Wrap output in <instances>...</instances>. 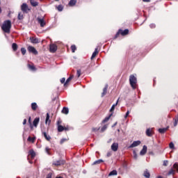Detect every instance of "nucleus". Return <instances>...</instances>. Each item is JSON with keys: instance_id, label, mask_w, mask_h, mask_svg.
I'll list each match as a JSON object with an SVG mask.
<instances>
[{"instance_id": "1", "label": "nucleus", "mask_w": 178, "mask_h": 178, "mask_svg": "<svg viewBox=\"0 0 178 178\" xmlns=\"http://www.w3.org/2000/svg\"><path fill=\"white\" fill-rule=\"evenodd\" d=\"M10 29H12V22L9 19L4 21L1 26L3 31L9 34L10 33Z\"/></svg>"}, {"instance_id": "2", "label": "nucleus", "mask_w": 178, "mask_h": 178, "mask_svg": "<svg viewBox=\"0 0 178 178\" xmlns=\"http://www.w3.org/2000/svg\"><path fill=\"white\" fill-rule=\"evenodd\" d=\"M129 83L133 90H136L137 88V78L134 75H130Z\"/></svg>"}, {"instance_id": "3", "label": "nucleus", "mask_w": 178, "mask_h": 178, "mask_svg": "<svg viewBox=\"0 0 178 178\" xmlns=\"http://www.w3.org/2000/svg\"><path fill=\"white\" fill-rule=\"evenodd\" d=\"M120 34H121V35H127V34H129V29H125L124 31L119 29L115 35V38H118Z\"/></svg>"}, {"instance_id": "4", "label": "nucleus", "mask_w": 178, "mask_h": 178, "mask_svg": "<svg viewBox=\"0 0 178 178\" xmlns=\"http://www.w3.org/2000/svg\"><path fill=\"white\" fill-rule=\"evenodd\" d=\"M21 10L24 12V13H27L30 9L29 8V6H27V3H24L21 6Z\"/></svg>"}, {"instance_id": "5", "label": "nucleus", "mask_w": 178, "mask_h": 178, "mask_svg": "<svg viewBox=\"0 0 178 178\" xmlns=\"http://www.w3.org/2000/svg\"><path fill=\"white\" fill-rule=\"evenodd\" d=\"M37 22L40 24V27H44L45 24H47V22H45V20L44 19V17H38Z\"/></svg>"}, {"instance_id": "6", "label": "nucleus", "mask_w": 178, "mask_h": 178, "mask_svg": "<svg viewBox=\"0 0 178 178\" xmlns=\"http://www.w3.org/2000/svg\"><path fill=\"white\" fill-rule=\"evenodd\" d=\"M65 161L64 160L60 159V160L54 161L53 165H54V166H60L62 165H65Z\"/></svg>"}, {"instance_id": "7", "label": "nucleus", "mask_w": 178, "mask_h": 178, "mask_svg": "<svg viewBox=\"0 0 178 178\" xmlns=\"http://www.w3.org/2000/svg\"><path fill=\"white\" fill-rule=\"evenodd\" d=\"M28 51L29 52H31L32 54H33V55H38V51H37V50L35 49V48L34 47L29 46L28 47Z\"/></svg>"}, {"instance_id": "8", "label": "nucleus", "mask_w": 178, "mask_h": 178, "mask_svg": "<svg viewBox=\"0 0 178 178\" xmlns=\"http://www.w3.org/2000/svg\"><path fill=\"white\" fill-rule=\"evenodd\" d=\"M140 144H141V141L140 140H135L133 142L132 144H131L129 146V148H134L136 147H138V145H140Z\"/></svg>"}, {"instance_id": "9", "label": "nucleus", "mask_w": 178, "mask_h": 178, "mask_svg": "<svg viewBox=\"0 0 178 178\" xmlns=\"http://www.w3.org/2000/svg\"><path fill=\"white\" fill-rule=\"evenodd\" d=\"M119 149V143H113L111 145V149L112 151H113L114 152H116V151H118V149Z\"/></svg>"}, {"instance_id": "10", "label": "nucleus", "mask_w": 178, "mask_h": 178, "mask_svg": "<svg viewBox=\"0 0 178 178\" xmlns=\"http://www.w3.org/2000/svg\"><path fill=\"white\" fill-rule=\"evenodd\" d=\"M49 49H50V52H52L54 54L56 52L58 49V46H56V44H50Z\"/></svg>"}, {"instance_id": "11", "label": "nucleus", "mask_w": 178, "mask_h": 178, "mask_svg": "<svg viewBox=\"0 0 178 178\" xmlns=\"http://www.w3.org/2000/svg\"><path fill=\"white\" fill-rule=\"evenodd\" d=\"M143 176L145 178H151V173L149 172V170H148V169H145L143 171Z\"/></svg>"}, {"instance_id": "12", "label": "nucleus", "mask_w": 178, "mask_h": 178, "mask_svg": "<svg viewBox=\"0 0 178 178\" xmlns=\"http://www.w3.org/2000/svg\"><path fill=\"white\" fill-rule=\"evenodd\" d=\"M147 146L143 145V149L140 152V155H141L142 156H143V155H145L147 154Z\"/></svg>"}, {"instance_id": "13", "label": "nucleus", "mask_w": 178, "mask_h": 178, "mask_svg": "<svg viewBox=\"0 0 178 178\" xmlns=\"http://www.w3.org/2000/svg\"><path fill=\"white\" fill-rule=\"evenodd\" d=\"M30 40H31V42H32V44H38V42H40V40H38V38H37L31 37Z\"/></svg>"}, {"instance_id": "14", "label": "nucleus", "mask_w": 178, "mask_h": 178, "mask_svg": "<svg viewBox=\"0 0 178 178\" xmlns=\"http://www.w3.org/2000/svg\"><path fill=\"white\" fill-rule=\"evenodd\" d=\"M107 91H108V84H106L105 87L103 89V92L102 93V97H105V95H106Z\"/></svg>"}, {"instance_id": "15", "label": "nucleus", "mask_w": 178, "mask_h": 178, "mask_svg": "<svg viewBox=\"0 0 178 178\" xmlns=\"http://www.w3.org/2000/svg\"><path fill=\"white\" fill-rule=\"evenodd\" d=\"M59 121H58L57 124H58V131H59V133L63 131V130H65V127H63V126L59 124Z\"/></svg>"}, {"instance_id": "16", "label": "nucleus", "mask_w": 178, "mask_h": 178, "mask_svg": "<svg viewBox=\"0 0 178 178\" xmlns=\"http://www.w3.org/2000/svg\"><path fill=\"white\" fill-rule=\"evenodd\" d=\"M97 54H98V47H96L95 49V51L92 54L90 59L92 60L94 59V58H95Z\"/></svg>"}, {"instance_id": "17", "label": "nucleus", "mask_w": 178, "mask_h": 178, "mask_svg": "<svg viewBox=\"0 0 178 178\" xmlns=\"http://www.w3.org/2000/svg\"><path fill=\"white\" fill-rule=\"evenodd\" d=\"M119 99L120 98H118L115 104H113L110 109V112H113L115 111V108L118 106V104H119Z\"/></svg>"}, {"instance_id": "18", "label": "nucleus", "mask_w": 178, "mask_h": 178, "mask_svg": "<svg viewBox=\"0 0 178 178\" xmlns=\"http://www.w3.org/2000/svg\"><path fill=\"white\" fill-rule=\"evenodd\" d=\"M38 123H40V118H36L33 120V126L37 127L38 126Z\"/></svg>"}, {"instance_id": "19", "label": "nucleus", "mask_w": 178, "mask_h": 178, "mask_svg": "<svg viewBox=\"0 0 178 178\" xmlns=\"http://www.w3.org/2000/svg\"><path fill=\"white\" fill-rule=\"evenodd\" d=\"M168 129H169V127H166V128H160L159 129V133H160L161 134H163Z\"/></svg>"}, {"instance_id": "20", "label": "nucleus", "mask_w": 178, "mask_h": 178, "mask_svg": "<svg viewBox=\"0 0 178 178\" xmlns=\"http://www.w3.org/2000/svg\"><path fill=\"white\" fill-rule=\"evenodd\" d=\"M42 134L47 141H51V136L47 132H42Z\"/></svg>"}, {"instance_id": "21", "label": "nucleus", "mask_w": 178, "mask_h": 178, "mask_svg": "<svg viewBox=\"0 0 178 178\" xmlns=\"http://www.w3.org/2000/svg\"><path fill=\"white\" fill-rule=\"evenodd\" d=\"M108 176H118V171L116 170H113L111 171L108 174Z\"/></svg>"}, {"instance_id": "22", "label": "nucleus", "mask_w": 178, "mask_h": 178, "mask_svg": "<svg viewBox=\"0 0 178 178\" xmlns=\"http://www.w3.org/2000/svg\"><path fill=\"white\" fill-rule=\"evenodd\" d=\"M146 135L147 136V137H152V131L151 130V129H147L146 130Z\"/></svg>"}, {"instance_id": "23", "label": "nucleus", "mask_w": 178, "mask_h": 178, "mask_svg": "<svg viewBox=\"0 0 178 178\" xmlns=\"http://www.w3.org/2000/svg\"><path fill=\"white\" fill-rule=\"evenodd\" d=\"M37 108H38V105H37V103L33 102L31 104V109L33 111H37Z\"/></svg>"}, {"instance_id": "24", "label": "nucleus", "mask_w": 178, "mask_h": 178, "mask_svg": "<svg viewBox=\"0 0 178 178\" xmlns=\"http://www.w3.org/2000/svg\"><path fill=\"white\" fill-rule=\"evenodd\" d=\"M77 2V0H70L69 2V6H74Z\"/></svg>"}, {"instance_id": "25", "label": "nucleus", "mask_w": 178, "mask_h": 178, "mask_svg": "<svg viewBox=\"0 0 178 178\" xmlns=\"http://www.w3.org/2000/svg\"><path fill=\"white\" fill-rule=\"evenodd\" d=\"M62 113H64L65 115H67V113H69V108L67 107H63L62 110Z\"/></svg>"}, {"instance_id": "26", "label": "nucleus", "mask_w": 178, "mask_h": 178, "mask_svg": "<svg viewBox=\"0 0 178 178\" xmlns=\"http://www.w3.org/2000/svg\"><path fill=\"white\" fill-rule=\"evenodd\" d=\"M104 163V160L99 159L97 161H94L92 165H99L100 163Z\"/></svg>"}, {"instance_id": "27", "label": "nucleus", "mask_w": 178, "mask_h": 178, "mask_svg": "<svg viewBox=\"0 0 178 178\" xmlns=\"http://www.w3.org/2000/svg\"><path fill=\"white\" fill-rule=\"evenodd\" d=\"M30 3L32 6H38V2L34 0H30Z\"/></svg>"}, {"instance_id": "28", "label": "nucleus", "mask_w": 178, "mask_h": 178, "mask_svg": "<svg viewBox=\"0 0 178 178\" xmlns=\"http://www.w3.org/2000/svg\"><path fill=\"white\" fill-rule=\"evenodd\" d=\"M29 155H31V158H34L35 156V152L33 149L29 150Z\"/></svg>"}, {"instance_id": "29", "label": "nucleus", "mask_w": 178, "mask_h": 178, "mask_svg": "<svg viewBox=\"0 0 178 178\" xmlns=\"http://www.w3.org/2000/svg\"><path fill=\"white\" fill-rule=\"evenodd\" d=\"M12 48H13V51H17V44L13 43Z\"/></svg>"}, {"instance_id": "30", "label": "nucleus", "mask_w": 178, "mask_h": 178, "mask_svg": "<svg viewBox=\"0 0 178 178\" xmlns=\"http://www.w3.org/2000/svg\"><path fill=\"white\" fill-rule=\"evenodd\" d=\"M48 122H49V123H51V120H49V113H47V117H46V120H45L46 124H47V123H48Z\"/></svg>"}, {"instance_id": "31", "label": "nucleus", "mask_w": 178, "mask_h": 178, "mask_svg": "<svg viewBox=\"0 0 178 178\" xmlns=\"http://www.w3.org/2000/svg\"><path fill=\"white\" fill-rule=\"evenodd\" d=\"M72 79H73V76H70V77H68L67 79L66 80L65 83H64V86H66V84H67V83H70V81L72 80Z\"/></svg>"}, {"instance_id": "32", "label": "nucleus", "mask_w": 178, "mask_h": 178, "mask_svg": "<svg viewBox=\"0 0 178 178\" xmlns=\"http://www.w3.org/2000/svg\"><path fill=\"white\" fill-rule=\"evenodd\" d=\"M111 116H112V114H111L108 117H106L104 120H103L102 123H106L109 119H111Z\"/></svg>"}, {"instance_id": "33", "label": "nucleus", "mask_w": 178, "mask_h": 178, "mask_svg": "<svg viewBox=\"0 0 178 178\" xmlns=\"http://www.w3.org/2000/svg\"><path fill=\"white\" fill-rule=\"evenodd\" d=\"M28 141H30L31 143H34V141H35V137L31 138V136H29Z\"/></svg>"}, {"instance_id": "34", "label": "nucleus", "mask_w": 178, "mask_h": 178, "mask_svg": "<svg viewBox=\"0 0 178 178\" xmlns=\"http://www.w3.org/2000/svg\"><path fill=\"white\" fill-rule=\"evenodd\" d=\"M57 9L58 10V12H62V10H63V6L62 5H58V6L57 7Z\"/></svg>"}, {"instance_id": "35", "label": "nucleus", "mask_w": 178, "mask_h": 178, "mask_svg": "<svg viewBox=\"0 0 178 178\" xmlns=\"http://www.w3.org/2000/svg\"><path fill=\"white\" fill-rule=\"evenodd\" d=\"M177 123H178V115H177L176 118L175 119V122H174L175 127H176V126H177Z\"/></svg>"}, {"instance_id": "36", "label": "nucleus", "mask_w": 178, "mask_h": 178, "mask_svg": "<svg viewBox=\"0 0 178 178\" xmlns=\"http://www.w3.org/2000/svg\"><path fill=\"white\" fill-rule=\"evenodd\" d=\"M71 49H72V52H73V53L76 52V45H74V44L72 45Z\"/></svg>"}, {"instance_id": "37", "label": "nucleus", "mask_w": 178, "mask_h": 178, "mask_svg": "<svg viewBox=\"0 0 178 178\" xmlns=\"http://www.w3.org/2000/svg\"><path fill=\"white\" fill-rule=\"evenodd\" d=\"M134 158V159H138V156L137 155V153L136 152V150L133 151Z\"/></svg>"}, {"instance_id": "38", "label": "nucleus", "mask_w": 178, "mask_h": 178, "mask_svg": "<svg viewBox=\"0 0 178 178\" xmlns=\"http://www.w3.org/2000/svg\"><path fill=\"white\" fill-rule=\"evenodd\" d=\"M18 19L19 20H23V14H22V13H19L18 14Z\"/></svg>"}, {"instance_id": "39", "label": "nucleus", "mask_w": 178, "mask_h": 178, "mask_svg": "<svg viewBox=\"0 0 178 178\" xmlns=\"http://www.w3.org/2000/svg\"><path fill=\"white\" fill-rule=\"evenodd\" d=\"M21 52L22 55H26V50L24 47L21 48Z\"/></svg>"}, {"instance_id": "40", "label": "nucleus", "mask_w": 178, "mask_h": 178, "mask_svg": "<svg viewBox=\"0 0 178 178\" xmlns=\"http://www.w3.org/2000/svg\"><path fill=\"white\" fill-rule=\"evenodd\" d=\"M169 147L171 149H173L175 148V144L173 143V142H171L170 143Z\"/></svg>"}, {"instance_id": "41", "label": "nucleus", "mask_w": 178, "mask_h": 178, "mask_svg": "<svg viewBox=\"0 0 178 178\" xmlns=\"http://www.w3.org/2000/svg\"><path fill=\"white\" fill-rule=\"evenodd\" d=\"M173 168L175 169V170H177V172H178V163H175L173 165Z\"/></svg>"}, {"instance_id": "42", "label": "nucleus", "mask_w": 178, "mask_h": 178, "mask_svg": "<svg viewBox=\"0 0 178 178\" xmlns=\"http://www.w3.org/2000/svg\"><path fill=\"white\" fill-rule=\"evenodd\" d=\"M175 170L173 169H171L169 172H168V175H175Z\"/></svg>"}, {"instance_id": "43", "label": "nucleus", "mask_w": 178, "mask_h": 178, "mask_svg": "<svg viewBox=\"0 0 178 178\" xmlns=\"http://www.w3.org/2000/svg\"><path fill=\"white\" fill-rule=\"evenodd\" d=\"M29 68L31 69V70H35V67L31 65H28Z\"/></svg>"}, {"instance_id": "44", "label": "nucleus", "mask_w": 178, "mask_h": 178, "mask_svg": "<svg viewBox=\"0 0 178 178\" xmlns=\"http://www.w3.org/2000/svg\"><path fill=\"white\" fill-rule=\"evenodd\" d=\"M106 129H108V125H107V124L104 125V126L101 129V131H105Z\"/></svg>"}, {"instance_id": "45", "label": "nucleus", "mask_w": 178, "mask_h": 178, "mask_svg": "<svg viewBox=\"0 0 178 178\" xmlns=\"http://www.w3.org/2000/svg\"><path fill=\"white\" fill-rule=\"evenodd\" d=\"M76 75L78 76V77H79L80 76H81V70H78L76 72Z\"/></svg>"}, {"instance_id": "46", "label": "nucleus", "mask_w": 178, "mask_h": 178, "mask_svg": "<svg viewBox=\"0 0 178 178\" xmlns=\"http://www.w3.org/2000/svg\"><path fill=\"white\" fill-rule=\"evenodd\" d=\"M169 163V161L168 160H165L163 163V166H166Z\"/></svg>"}, {"instance_id": "47", "label": "nucleus", "mask_w": 178, "mask_h": 178, "mask_svg": "<svg viewBox=\"0 0 178 178\" xmlns=\"http://www.w3.org/2000/svg\"><path fill=\"white\" fill-rule=\"evenodd\" d=\"M45 151L48 155H51V153H49V147H46Z\"/></svg>"}, {"instance_id": "48", "label": "nucleus", "mask_w": 178, "mask_h": 178, "mask_svg": "<svg viewBox=\"0 0 178 178\" xmlns=\"http://www.w3.org/2000/svg\"><path fill=\"white\" fill-rule=\"evenodd\" d=\"M46 178H52V172H49Z\"/></svg>"}, {"instance_id": "49", "label": "nucleus", "mask_w": 178, "mask_h": 178, "mask_svg": "<svg viewBox=\"0 0 178 178\" xmlns=\"http://www.w3.org/2000/svg\"><path fill=\"white\" fill-rule=\"evenodd\" d=\"M65 141H67V139H66V138H62L61 140H60V144H63V143H65Z\"/></svg>"}, {"instance_id": "50", "label": "nucleus", "mask_w": 178, "mask_h": 178, "mask_svg": "<svg viewBox=\"0 0 178 178\" xmlns=\"http://www.w3.org/2000/svg\"><path fill=\"white\" fill-rule=\"evenodd\" d=\"M106 156H107L108 158H109V156H112V152H107V154H106Z\"/></svg>"}, {"instance_id": "51", "label": "nucleus", "mask_w": 178, "mask_h": 178, "mask_svg": "<svg viewBox=\"0 0 178 178\" xmlns=\"http://www.w3.org/2000/svg\"><path fill=\"white\" fill-rule=\"evenodd\" d=\"M65 81H66V79L62 78V79H60V83H61V84H63V83H65Z\"/></svg>"}, {"instance_id": "52", "label": "nucleus", "mask_w": 178, "mask_h": 178, "mask_svg": "<svg viewBox=\"0 0 178 178\" xmlns=\"http://www.w3.org/2000/svg\"><path fill=\"white\" fill-rule=\"evenodd\" d=\"M129 115H130V111H127L126 114H125L124 118L127 119V116H129Z\"/></svg>"}, {"instance_id": "53", "label": "nucleus", "mask_w": 178, "mask_h": 178, "mask_svg": "<svg viewBox=\"0 0 178 178\" xmlns=\"http://www.w3.org/2000/svg\"><path fill=\"white\" fill-rule=\"evenodd\" d=\"M149 27H150V29H155L156 25H155V24H151L149 25Z\"/></svg>"}, {"instance_id": "54", "label": "nucleus", "mask_w": 178, "mask_h": 178, "mask_svg": "<svg viewBox=\"0 0 178 178\" xmlns=\"http://www.w3.org/2000/svg\"><path fill=\"white\" fill-rule=\"evenodd\" d=\"M98 130H99V129H98V128H92V131H98Z\"/></svg>"}, {"instance_id": "55", "label": "nucleus", "mask_w": 178, "mask_h": 178, "mask_svg": "<svg viewBox=\"0 0 178 178\" xmlns=\"http://www.w3.org/2000/svg\"><path fill=\"white\" fill-rule=\"evenodd\" d=\"M27 123V120L24 119L23 121V124H26Z\"/></svg>"}, {"instance_id": "56", "label": "nucleus", "mask_w": 178, "mask_h": 178, "mask_svg": "<svg viewBox=\"0 0 178 178\" xmlns=\"http://www.w3.org/2000/svg\"><path fill=\"white\" fill-rule=\"evenodd\" d=\"M143 2H150L151 0H143Z\"/></svg>"}, {"instance_id": "57", "label": "nucleus", "mask_w": 178, "mask_h": 178, "mask_svg": "<svg viewBox=\"0 0 178 178\" xmlns=\"http://www.w3.org/2000/svg\"><path fill=\"white\" fill-rule=\"evenodd\" d=\"M116 124H118V122L114 123L113 125L112 126V127H115V126H116Z\"/></svg>"}, {"instance_id": "58", "label": "nucleus", "mask_w": 178, "mask_h": 178, "mask_svg": "<svg viewBox=\"0 0 178 178\" xmlns=\"http://www.w3.org/2000/svg\"><path fill=\"white\" fill-rule=\"evenodd\" d=\"M157 178H163L162 176H158Z\"/></svg>"}, {"instance_id": "59", "label": "nucleus", "mask_w": 178, "mask_h": 178, "mask_svg": "<svg viewBox=\"0 0 178 178\" xmlns=\"http://www.w3.org/2000/svg\"><path fill=\"white\" fill-rule=\"evenodd\" d=\"M2 13V9H1V7H0V13Z\"/></svg>"}, {"instance_id": "60", "label": "nucleus", "mask_w": 178, "mask_h": 178, "mask_svg": "<svg viewBox=\"0 0 178 178\" xmlns=\"http://www.w3.org/2000/svg\"><path fill=\"white\" fill-rule=\"evenodd\" d=\"M64 130H67V128H65V127H64Z\"/></svg>"}, {"instance_id": "61", "label": "nucleus", "mask_w": 178, "mask_h": 178, "mask_svg": "<svg viewBox=\"0 0 178 178\" xmlns=\"http://www.w3.org/2000/svg\"><path fill=\"white\" fill-rule=\"evenodd\" d=\"M118 131H120V129H118Z\"/></svg>"}, {"instance_id": "62", "label": "nucleus", "mask_w": 178, "mask_h": 178, "mask_svg": "<svg viewBox=\"0 0 178 178\" xmlns=\"http://www.w3.org/2000/svg\"><path fill=\"white\" fill-rule=\"evenodd\" d=\"M55 1H56L58 2L59 0H55Z\"/></svg>"}, {"instance_id": "63", "label": "nucleus", "mask_w": 178, "mask_h": 178, "mask_svg": "<svg viewBox=\"0 0 178 178\" xmlns=\"http://www.w3.org/2000/svg\"><path fill=\"white\" fill-rule=\"evenodd\" d=\"M31 120V118H29V121Z\"/></svg>"}, {"instance_id": "64", "label": "nucleus", "mask_w": 178, "mask_h": 178, "mask_svg": "<svg viewBox=\"0 0 178 178\" xmlns=\"http://www.w3.org/2000/svg\"><path fill=\"white\" fill-rule=\"evenodd\" d=\"M17 178H19V177H17Z\"/></svg>"}]
</instances>
